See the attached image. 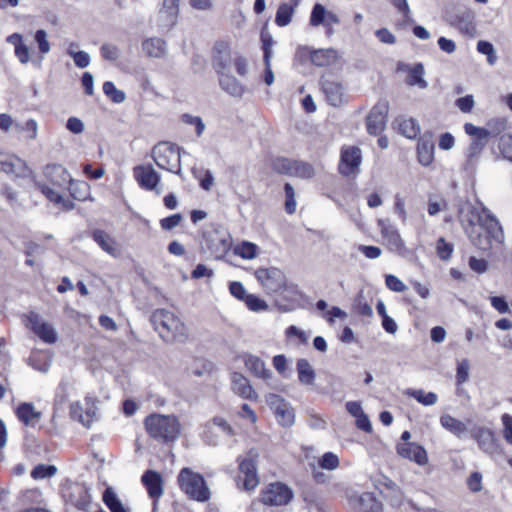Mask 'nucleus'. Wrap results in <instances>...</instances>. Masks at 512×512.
<instances>
[{
  "mask_svg": "<svg viewBox=\"0 0 512 512\" xmlns=\"http://www.w3.org/2000/svg\"><path fill=\"white\" fill-rule=\"evenodd\" d=\"M166 42L158 37L146 39L142 43L143 51L149 56L160 58L164 55Z\"/></svg>",
  "mask_w": 512,
  "mask_h": 512,
  "instance_id": "36",
  "label": "nucleus"
},
{
  "mask_svg": "<svg viewBox=\"0 0 512 512\" xmlns=\"http://www.w3.org/2000/svg\"><path fill=\"white\" fill-rule=\"evenodd\" d=\"M134 177L139 186L145 190L151 191L156 188L160 182L159 174L151 165H139L133 169Z\"/></svg>",
  "mask_w": 512,
  "mask_h": 512,
  "instance_id": "21",
  "label": "nucleus"
},
{
  "mask_svg": "<svg viewBox=\"0 0 512 512\" xmlns=\"http://www.w3.org/2000/svg\"><path fill=\"white\" fill-rule=\"evenodd\" d=\"M70 195L77 201H85L90 196V187L85 181H72L69 184Z\"/></svg>",
  "mask_w": 512,
  "mask_h": 512,
  "instance_id": "39",
  "label": "nucleus"
},
{
  "mask_svg": "<svg viewBox=\"0 0 512 512\" xmlns=\"http://www.w3.org/2000/svg\"><path fill=\"white\" fill-rule=\"evenodd\" d=\"M266 403L274 410L275 417L283 427H291L295 422L294 409L290 403L277 394H269Z\"/></svg>",
  "mask_w": 512,
  "mask_h": 512,
  "instance_id": "11",
  "label": "nucleus"
},
{
  "mask_svg": "<svg viewBox=\"0 0 512 512\" xmlns=\"http://www.w3.org/2000/svg\"><path fill=\"white\" fill-rule=\"evenodd\" d=\"M399 130L405 137L414 139L420 133V125L415 119L409 118L399 124Z\"/></svg>",
  "mask_w": 512,
  "mask_h": 512,
  "instance_id": "45",
  "label": "nucleus"
},
{
  "mask_svg": "<svg viewBox=\"0 0 512 512\" xmlns=\"http://www.w3.org/2000/svg\"><path fill=\"white\" fill-rule=\"evenodd\" d=\"M285 191V210L288 214H293L296 211V200L295 191L290 183H286L284 186Z\"/></svg>",
  "mask_w": 512,
  "mask_h": 512,
  "instance_id": "58",
  "label": "nucleus"
},
{
  "mask_svg": "<svg viewBox=\"0 0 512 512\" xmlns=\"http://www.w3.org/2000/svg\"><path fill=\"white\" fill-rule=\"evenodd\" d=\"M224 42L218 41L215 43L212 55V65L219 77V85L224 89V81L222 76L224 74Z\"/></svg>",
  "mask_w": 512,
  "mask_h": 512,
  "instance_id": "35",
  "label": "nucleus"
},
{
  "mask_svg": "<svg viewBox=\"0 0 512 512\" xmlns=\"http://www.w3.org/2000/svg\"><path fill=\"white\" fill-rule=\"evenodd\" d=\"M201 253L206 259H224V234L220 223H209L202 231Z\"/></svg>",
  "mask_w": 512,
  "mask_h": 512,
  "instance_id": "5",
  "label": "nucleus"
},
{
  "mask_svg": "<svg viewBox=\"0 0 512 512\" xmlns=\"http://www.w3.org/2000/svg\"><path fill=\"white\" fill-rule=\"evenodd\" d=\"M27 318L30 324V329L43 342L53 344L57 341V334L54 328L50 324L42 322L37 313L31 312Z\"/></svg>",
  "mask_w": 512,
  "mask_h": 512,
  "instance_id": "19",
  "label": "nucleus"
},
{
  "mask_svg": "<svg viewBox=\"0 0 512 512\" xmlns=\"http://www.w3.org/2000/svg\"><path fill=\"white\" fill-rule=\"evenodd\" d=\"M229 291L233 297L241 302H245L248 293L241 282L233 281L229 284Z\"/></svg>",
  "mask_w": 512,
  "mask_h": 512,
  "instance_id": "59",
  "label": "nucleus"
},
{
  "mask_svg": "<svg viewBox=\"0 0 512 512\" xmlns=\"http://www.w3.org/2000/svg\"><path fill=\"white\" fill-rule=\"evenodd\" d=\"M466 134L472 137L469 147L466 151V161L464 163V170L467 173H474L478 165L479 157L488 143L486 129L477 127L472 123L464 125Z\"/></svg>",
  "mask_w": 512,
  "mask_h": 512,
  "instance_id": "7",
  "label": "nucleus"
},
{
  "mask_svg": "<svg viewBox=\"0 0 512 512\" xmlns=\"http://www.w3.org/2000/svg\"><path fill=\"white\" fill-rule=\"evenodd\" d=\"M12 174L18 178H31L34 182L36 177L34 176L33 170L29 168L27 163L21 158L15 156L13 160V171Z\"/></svg>",
  "mask_w": 512,
  "mask_h": 512,
  "instance_id": "43",
  "label": "nucleus"
},
{
  "mask_svg": "<svg viewBox=\"0 0 512 512\" xmlns=\"http://www.w3.org/2000/svg\"><path fill=\"white\" fill-rule=\"evenodd\" d=\"M142 484L150 498L158 499L163 494V479L159 472L146 470L141 477Z\"/></svg>",
  "mask_w": 512,
  "mask_h": 512,
  "instance_id": "23",
  "label": "nucleus"
},
{
  "mask_svg": "<svg viewBox=\"0 0 512 512\" xmlns=\"http://www.w3.org/2000/svg\"><path fill=\"white\" fill-rule=\"evenodd\" d=\"M501 421L504 426V439L506 442L512 445V416L505 413L501 416Z\"/></svg>",
  "mask_w": 512,
  "mask_h": 512,
  "instance_id": "64",
  "label": "nucleus"
},
{
  "mask_svg": "<svg viewBox=\"0 0 512 512\" xmlns=\"http://www.w3.org/2000/svg\"><path fill=\"white\" fill-rule=\"evenodd\" d=\"M362 155L361 150L358 147L350 146L343 147L341 150L339 171L345 176H349L354 173L361 164Z\"/></svg>",
  "mask_w": 512,
  "mask_h": 512,
  "instance_id": "18",
  "label": "nucleus"
},
{
  "mask_svg": "<svg viewBox=\"0 0 512 512\" xmlns=\"http://www.w3.org/2000/svg\"><path fill=\"white\" fill-rule=\"evenodd\" d=\"M437 255L442 260H449L452 256L453 244L446 242L444 238H439L436 243Z\"/></svg>",
  "mask_w": 512,
  "mask_h": 512,
  "instance_id": "57",
  "label": "nucleus"
},
{
  "mask_svg": "<svg viewBox=\"0 0 512 512\" xmlns=\"http://www.w3.org/2000/svg\"><path fill=\"white\" fill-rule=\"evenodd\" d=\"M181 120L182 122H184L185 124H188V125H194L195 128H196V134L197 136H201L204 129H205V125L202 121V119L198 116H193V115H190L188 113H185L181 116Z\"/></svg>",
  "mask_w": 512,
  "mask_h": 512,
  "instance_id": "60",
  "label": "nucleus"
},
{
  "mask_svg": "<svg viewBox=\"0 0 512 512\" xmlns=\"http://www.w3.org/2000/svg\"><path fill=\"white\" fill-rule=\"evenodd\" d=\"M100 54L104 60L115 62L120 57V50L116 45L105 43L100 47Z\"/></svg>",
  "mask_w": 512,
  "mask_h": 512,
  "instance_id": "56",
  "label": "nucleus"
},
{
  "mask_svg": "<svg viewBox=\"0 0 512 512\" xmlns=\"http://www.w3.org/2000/svg\"><path fill=\"white\" fill-rule=\"evenodd\" d=\"M178 485L190 499L206 502L210 499V491L204 477L190 468L184 467L177 476Z\"/></svg>",
  "mask_w": 512,
  "mask_h": 512,
  "instance_id": "4",
  "label": "nucleus"
},
{
  "mask_svg": "<svg viewBox=\"0 0 512 512\" xmlns=\"http://www.w3.org/2000/svg\"><path fill=\"white\" fill-rule=\"evenodd\" d=\"M300 0H291L290 3H282L279 5L276 15L275 23L279 27H285L290 24L295 8L299 5Z\"/></svg>",
  "mask_w": 512,
  "mask_h": 512,
  "instance_id": "29",
  "label": "nucleus"
},
{
  "mask_svg": "<svg viewBox=\"0 0 512 512\" xmlns=\"http://www.w3.org/2000/svg\"><path fill=\"white\" fill-rule=\"evenodd\" d=\"M16 417L25 426H34L32 420L40 419L41 412L35 410L33 403L23 402L15 410Z\"/></svg>",
  "mask_w": 512,
  "mask_h": 512,
  "instance_id": "30",
  "label": "nucleus"
},
{
  "mask_svg": "<svg viewBox=\"0 0 512 512\" xmlns=\"http://www.w3.org/2000/svg\"><path fill=\"white\" fill-rule=\"evenodd\" d=\"M424 66L422 63H417L408 74V84L411 86H419L424 89L427 87V81L424 79Z\"/></svg>",
  "mask_w": 512,
  "mask_h": 512,
  "instance_id": "41",
  "label": "nucleus"
},
{
  "mask_svg": "<svg viewBox=\"0 0 512 512\" xmlns=\"http://www.w3.org/2000/svg\"><path fill=\"white\" fill-rule=\"evenodd\" d=\"M459 220L471 244L488 252L503 244L505 236L496 216L481 203L466 202L459 208Z\"/></svg>",
  "mask_w": 512,
  "mask_h": 512,
  "instance_id": "1",
  "label": "nucleus"
},
{
  "mask_svg": "<svg viewBox=\"0 0 512 512\" xmlns=\"http://www.w3.org/2000/svg\"><path fill=\"white\" fill-rule=\"evenodd\" d=\"M318 464L322 469L332 471L339 466V458L333 452H326L319 458Z\"/></svg>",
  "mask_w": 512,
  "mask_h": 512,
  "instance_id": "55",
  "label": "nucleus"
},
{
  "mask_svg": "<svg viewBox=\"0 0 512 512\" xmlns=\"http://www.w3.org/2000/svg\"><path fill=\"white\" fill-rule=\"evenodd\" d=\"M92 239L100 246L103 251L112 256H116V242L107 232L101 229H95L92 232Z\"/></svg>",
  "mask_w": 512,
  "mask_h": 512,
  "instance_id": "31",
  "label": "nucleus"
},
{
  "mask_svg": "<svg viewBox=\"0 0 512 512\" xmlns=\"http://www.w3.org/2000/svg\"><path fill=\"white\" fill-rule=\"evenodd\" d=\"M43 173L54 186L65 187L72 181L70 173L61 164H47L44 167Z\"/></svg>",
  "mask_w": 512,
  "mask_h": 512,
  "instance_id": "22",
  "label": "nucleus"
},
{
  "mask_svg": "<svg viewBox=\"0 0 512 512\" xmlns=\"http://www.w3.org/2000/svg\"><path fill=\"white\" fill-rule=\"evenodd\" d=\"M499 148L503 155L512 161V135H502L500 137Z\"/></svg>",
  "mask_w": 512,
  "mask_h": 512,
  "instance_id": "63",
  "label": "nucleus"
},
{
  "mask_svg": "<svg viewBox=\"0 0 512 512\" xmlns=\"http://www.w3.org/2000/svg\"><path fill=\"white\" fill-rule=\"evenodd\" d=\"M450 24L464 35L473 37L476 33L473 16L470 13L456 15Z\"/></svg>",
  "mask_w": 512,
  "mask_h": 512,
  "instance_id": "32",
  "label": "nucleus"
},
{
  "mask_svg": "<svg viewBox=\"0 0 512 512\" xmlns=\"http://www.w3.org/2000/svg\"><path fill=\"white\" fill-rule=\"evenodd\" d=\"M323 94L328 103L334 107L340 106L344 101V88L333 75L324 74L320 79Z\"/></svg>",
  "mask_w": 512,
  "mask_h": 512,
  "instance_id": "14",
  "label": "nucleus"
},
{
  "mask_svg": "<svg viewBox=\"0 0 512 512\" xmlns=\"http://www.w3.org/2000/svg\"><path fill=\"white\" fill-rule=\"evenodd\" d=\"M66 503L81 511H88L91 504L90 488L85 483H72L62 491Z\"/></svg>",
  "mask_w": 512,
  "mask_h": 512,
  "instance_id": "10",
  "label": "nucleus"
},
{
  "mask_svg": "<svg viewBox=\"0 0 512 512\" xmlns=\"http://www.w3.org/2000/svg\"><path fill=\"white\" fill-rule=\"evenodd\" d=\"M75 44H71L70 47L68 48L67 50V53L69 56H71L74 60V63L75 65L78 67V68H86L87 66H89L90 64V56L87 52L85 51H73L71 48L72 46H74Z\"/></svg>",
  "mask_w": 512,
  "mask_h": 512,
  "instance_id": "52",
  "label": "nucleus"
},
{
  "mask_svg": "<svg viewBox=\"0 0 512 512\" xmlns=\"http://www.w3.org/2000/svg\"><path fill=\"white\" fill-rule=\"evenodd\" d=\"M434 142L431 137H421L417 143V160L422 166H429L434 160Z\"/></svg>",
  "mask_w": 512,
  "mask_h": 512,
  "instance_id": "25",
  "label": "nucleus"
},
{
  "mask_svg": "<svg viewBox=\"0 0 512 512\" xmlns=\"http://www.w3.org/2000/svg\"><path fill=\"white\" fill-rule=\"evenodd\" d=\"M27 363L34 370L42 373H46L50 368V362L38 353L31 354L27 359Z\"/></svg>",
  "mask_w": 512,
  "mask_h": 512,
  "instance_id": "49",
  "label": "nucleus"
},
{
  "mask_svg": "<svg viewBox=\"0 0 512 512\" xmlns=\"http://www.w3.org/2000/svg\"><path fill=\"white\" fill-rule=\"evenodd\" d=\"M151 156L160 169L181 175L180 148L176 144L161 141L152 148Z\"/></svg>",
  "mask_w": 512,
  "mask_h": 512,
  "instance_id": "6",
  "label": "nucleus"
},
{
  "mask_svg": "<svg viewBox=\"0 0 512 512\" xmlns=\"http://www.w3.org/2000/svg\"><path fill=\"white\" fill-rule=\"evenodd\" d=\"M34 39L38 45L41 54H47L50 51V44L47 40V33L45 30H37L35 32Z\"/></svg>",
  "mask_w": 512,
  "mask_h": 512,
  "instance_id": "61",
  "label": "nucleus"
},
{
  "mask_svg": "<svg viewBox=\"0 0 512 512\" xmlns=\"http://www.w3.org/2000/svg\"><path fill=\"white\" fill-rule=\"evenodd\" d=\"M254 276L267 294L280 293L287 286L284 272L277 267H260L254 271Z\"/></svg>",
  "mask_w": 512,
  "mask_h": 512,
  "instance_id": "8",
  "label": "nucleus"
},
{
  "mask_svg": "<svg viewBox=\"0 0 512 512\" xmlns=\"http://www.w3.org/2000/svg\"><path fill=\"white\" fill-rule=\"evenodd\" d=\"M259 252V247L249 241H242L241 243L235 245L232 249V253L235 256H239L246 260H252L257 257Z\"/></svg>",
  "mask_w": 512,
  "mask_h": 512,
  "instance_id": "38",
  "label": "nucleus"
},
{
  "mask_svg": "<svg viewBox=\"0 0 512 512\" xmlns=\"http://www.w3.org/2000/svg\"><path fill=\"white\" fill-rule=\"evenodd\" d=\"M397 453L410 461L422 466L427 464L428 456L425 448L417 443H399L397 445Z\"/></svg>",
  "mask_w": 512,
  "mask_h": 512,
  "instance_id": "20",
  "label": "nucleus"
},
{
  "mask_svg": "<svg viewBox=\"0 0 512 512\" xmlns=\"http://www.w3.org/2000/svg\"><path fill=\"white\" fill-rule=\"evenodd\" d=\"M103 93L116 104L123 103L125 101L126 95L122 90L116 88L115 84L112 81H105L103 83Z\"/></svg>",
  "mask_w": 512,
  "mask_h": 512,
  "instance_id": "44",
  "label": "nucleus"
},
{
  "mask_svg": "<svg viewBox=\"0 0 512 512\" xmlns=\"http://www.w3.org/2000/svg\"><path fill=\"white\" fill-rule=\"evenodd\" d=\"M179 3L180 0H163L160 15H165L169 27H173L177 22Z\"/></svg>",
  "mask_w": 512,
  "mask_h": 512,
  "instance_id": "37",
  "label": "nucleus"
},
{
  "mask_svg": "<svg viewBox=\"0 0 512 512\" xmlns=\"http://www.w3.org/2000/svg\"><path fill=\"white\" fill-rule=\"evenodd\" d=\"M294 160L278 157L272 161V168L274 171L291 176Z\"/></svg>",
  "mask_w": 512,
  "mask_h": 512,
  "instance_id": "51",
  "label": "nucleus"
},
{
  "mask_svg": "<svg viewBox=\"0 0 512 512\" xmlns=\"http://www.w3.org/2000/svg\"><path fill=\"white\" fill-rule=\"evenodd\" d=\"M34 185L38 190H40L43 193V195H45V197L50 202L54 204H60V202L63 201V196L56 192L55 190H53L52 188H50L45 183H42L34 179Z\"/></svg>",
  "mask_w": 512,
  "mask_h": 512,
  "instance_id": "47",
  "label": "nucleus"
},
{
  "mask_svg": "<svg viewBox=\"0 0 512 512\" xmlns=\"http://www.w3.org/2000/svg\"><path fill=\"white\" fill-rule=\"evenodd\" d=\"M477 51L483 55L487 56V62L490 65H494L497 61V55L494 49V46L485 40H480L477 43Z\"/></svg>",
  "mask_w": 512,
  "mask_h": 512,
  "instance_id": "50",
  "label": "nucleus"
},
{
  "mask_svg": "<svg viewBox=\"0 0 512 512\" xmlns=\"http://www.w3.org/2000/svg\"><path fill=\"white\" fill-rule=\"evenodd\" d=\"M243 362L245 367L256 377L267 380L271 378V371L265 366V363L258 356L244 354Z\"/></svg>",
  "mask_w": 512,
  "mask_h": 512,
  "instance_id": "26",
  "label": "nucleus"
},
{
  "mask_svg": "<svg viewBox=\"0 0 512 512\" xmlns=\"http://www.w3.org/2000/svg\"><path fill=\"white\" fill-rule=\"evenodd\" d=\"M314 174L315 171L311 164L300 160H294L291 176L309 179L312 178Z\"/></svg>",
  "mask_w": 512,
  "mask_h": 512,
  "instance_id": "42",
  "label": "nucleus"
},
{
  "mask_svg": "<svg viewBox=\"0 0 512 512\" xmlns=\"http://www.w3.org/2000/svg\"><path fill=\"white\" fill-rule=\"evenodd\" d=\"M244 303L247 308L253 312H262L268 310V304L266 301L254 294H249Z\"/></svg>",
  "mask_w": 512,
  "mask_h": 512,
  "instance_id": "54",
  "label": "nucleus"
},
{
  "mask_svg": "<svg viewBox=\"0 0 512 512\" xmlns=\"http://www.w3.org/2000/svg\"><path fill=\"white\" fill-rule=\"evenodd\" d=\"M259 484V477L255 461L244 458L239 462L237 485L246 491L254 490Z\"/></svg>",
  "mask_w": 512,
  "mask_h": 512,
  "instance_id": "13",
  "label": "nucleus"
},
{
  "mask_svg": "<svg viewBox=\"0 0 512 512\" xmlns=\"http://www.w3.org/2000/svg\"><path fill=\"white\" fill-rule=\"evenodd\" d=\"M148 435L160 444L174 443L180 436L181 424L175 415L153 413L144 419Z\"/></svg>",
  "mask_w": 512,
  "mask_h": 512,
  "instance_id": "3",
  "label": "nucleus"
},
{
  "mask_svg": "<svg viewBox=\"0 0 512 512\" xmlns=\"http://www.w3.org/2000/svg\"><path fill=\"white\" fill-rule=\"evenodd\" d=\"M439 421L442 428L457 438H462L468 431V428L464 422L451 416L450 414H443Z\"/></svg>",
  "mask_w": 512,
  "mask_h": 512,
  "instance_id": "28",
  "label": "nucleus"
},
{
  "mask_svg": "<svg viewBox=\"0 0 512 512\" xmlns=\"http://www.w3.org/2000/svg\"><path fill=\"white\" fill-rule=\"evenodd\" d=\"M507 127V120L502 117L492 118L487 122V139L490 136L497 137L502 134Z\"/></svg>",
  "mask_w": 512,
  "mask_h": 512,
  "instance_id": "46",
  "label": "nucleus"
},
{
  "mask_svg": "<svg viewBox=\"0 0 512 512\" xmlns=\"http://www.w3.org/2000/svg\"><path fill=\"white\" fill-rule=\"evenodd\" d=\"M470 434L484 453L491 455L498 451L499 445L495 433L491 429L477 426L470 431Z\"/></svg>",
  "mask_w": 512,
  "mask_h": 512,
  "instance_id": "17",
  "label": "nucleus"
},
{
  "mask_svg": "<svg viewBox=\"0 0 512 512\" xmlns=\"http://www.w3.org/2000/svg\"><path fill=\"white\" fill-rule=\"evenodd\" d=\"M231 389L243 399L256 400L258 397L250 381L240 373L235 372L232 374Z\"/></svg>",
  "mask_w": 512,
  "mask_h": 512,
  "instance_id": "24",
  "label": "nucleus"
},
{
  "mask_svg": "<svg viewBox=\"0 0 512 512\" xmlns=\"http://www.w3.org/2000/svg\"><path fill=\"white\" fill-rule=\"evenodd\" d=\"M102 501L110 512H130L119 499L112 487H107L102 494Z\"/></svg>",
  "mask_w": 512,
  "mask_h": 512,
  "instance_id": "34",
  "label": "nucleus"
},
{
  "mask_svg": "<svg viewBox=\"0 0 512 512\" xmlns=\"http://www.w3.org/2000/svg\"><path fill=\"white\" fill-rule=\"evenodd\" d=\"M57 468L54 465L38 464L31 471L33 479H44L56 474Z\"/></svg>",
  "mask_w": 512,
  "mask_h": 512,
  "instance_id": "48",
  "label": "nucleus"
},
{
  "mask_svg": "<svg viewBox=\"0 0 512 512\" xmlns=\"http://www.w3.org/2000/svg\"><path fill=\"white\" fill-rule=\"evenodd\" d=\"M338 59V52L332 48L314 50L310 54L311 62L318 67L333 65Z\"/></svg>",
  "mask_w": 512,
  "mask_h": 512,
  "instance_id": "27",
  "label": "nucleus"
},
{
  "mask_svg": "<svg viewBox=\"0 0 512 512\" xmlns=\"http://www.w3.org/2000/svg\"><path fill=\"white\" fill-rule=\"evenodd\" d=\"M389 104L387 100L378 101L366 118V128L370 135H380L387 123Z\"/></svg>",
  "mask_w": 512,
  "mask_h": 512,
  "instance_id": "12",
  "label": "nucleus"
},
{
  "mask_svg": "<svg viewBox=\"0 0 512 512\" xmlns=\"http://www.w3.org/2000/svg\"><path fill=\"white\" fill-rule=\"evenodd\" d=\"M385 284L388 289L394 292H403L407 286L395 275L388 274L385 276Z\"/></svg>",
  "mask_w": 512,
  "mask_h": 512,
  "instance_id": "62",
  "label": "nucleus"
},
{
  "mask_svg": "<svg viewBox=\"0 0 512 512\" xmlns=\"http://www.w3.org/2000/svg\"><path fill=\"white\" fill-rule=\"evenodd\" d=\"M296 369L298 373V380L301 384L310 386L314 383L316 373L307 359H299L296 364Z\"/></svg>",
  "mask_w": 512,
  "mask_h": 512,
  "instance_id": "33",
  "label": "nucleus"
},
{
  "mask_svg": "<svg viewBox=\"0 0 512 512\" xmlns=\"http://www.w3.org/2000/svg\"><path fill=\"white\" fill-rule=\"evenodd\" d=\"M378 226L382 237L387 242L388 248L393 252L402 254L405 250V244L396 226L387 219L379 220Z\"/></svg>",
  "mask_w": 512,
  "mask_h": 512,
  "instance_id": "16",
  "label": "nucleus"
},
{
  "mask_svg": "<svg viewBox=\"0 0 512 512\" xmlns=\"http://www.w3.org/2000/svg\"><path fill=\"white\" fill-rule=\"evenodd\" d=\"M293 498L292 488L279 481L267 484L260 492V501L266 506H286Z\"/></svg>",
  "mask_w": 512,
  "mask_h": 512,
  "instance_id": "9",
  "label": "nucleus"
},
{
  "mask_svg": "<svg viewBox=\"0 0 512 512\" xmlns=\"http://www.w3.org/2000/svg\"><path fill=\"white\" fill-rule=\"evenodd\" d=\"M406 394L424 406H432L436 404L438 396L434 392H424L422 389H407Z\"/></svg>",
  "mask_w": 512,
  "mask_h": 512,
  "instance_id": "40",
  "label": "nucleus"
},
{
  "mask_svg": "<svg viewBox=\"0 0 512 512\" xmlns=\"http://www.w3.org/2000/svg\"><path fill=\"white\" fill-rule=\"evenodd\" d=\"M150 322L166 343H183L188 338L185 324L166 309H156L150 316Z\"/></svg>",
  "mask_w": 512,
  "mask_h": 512,
  "instance_id": "2",
  "label": "nucleus"
},
{
  "mask_svg": "<svg viewBox=\"0 0 512 512\" xmlns=\"http://www.w3.org/2000/svg\"><path fill=\"white\" fill-rule=\"evenodd\" d=\"M349 504L357 512H382L383 510L382 503L371 492L351 495Z\"/></svg>",
  "mask_w": 512,
  "mask_h": 512,
  "instance_id": "15",
  "label": "nucleus"
},
{
  "mask_svg": "<svg viewBox=\"0 0 512 512\" xmlns=\"http://www.w3.org/2000/svg\"><path fill=\"white\" fill-rule=\"evenodd\" d=\"M326 14H327V11H326L325 7L320 3H316L313 6L312 11H311L310 25L317 27L321 24H324Z\"/></svg>",
  "mask_w": 512,
  "mask_h": 512,
  "instance_id": "53",
  "label": "nucleus"
}]
</instances>
